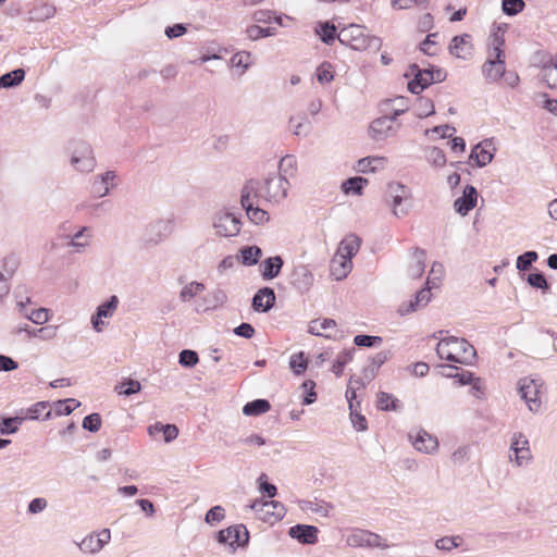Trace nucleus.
<instances>
[{
	"label": "nucleus",
	"mask_w": 557,
	"mask_h": 557,
	"mask_svg": "<svg viewBox=\"0 0 557 557\" xmlns=\"http://www.w3.org/2000/svg\"><path fill=\"white\" fill-rule=\"evenodd\" d=\"M206 289V286L199 282H190L186 284L180 292V300L182 302H189L197 295L202 293Z\"/></svg>",
	"instance_id": "38"
},
{
	"label": "nucleus",
	"mask_w": 557,
	"mask_h": 557,
	"mask_svg": "<svg viewBox=\"0 0 557 557\" xmlns=\"http://www.w3.org/2000/svg\"><path fill=\"white\" fill-rule=\"evenodd\" d=\"M510 450L513 453L509 456L510 460L513 461L518 467L524 466L531 459L530 449L517 448L510 445Z\"/></svg>",
	"instance_id": "59"
},
{
	"label": "nucleus",
	"mask_w": 557,
	"mask_h": 557,
	"mask_svg": "<svg viewBox=\"0 0 557 557\" xmlns=\"http://www.w3.org/2000/svg\"><path fill=\"white\" fill-rule=\"evenodd\" d=\"M476 201L478 191L475 187L467 185L462 196L455 200L454 208L459 214L467 215L476 206Z\"/></svg>",
	"instance_id": "17"
},
{
	"label": "nucleus",
	"mask_w": 557,
	"mask_h": 557,
	"mask_svg": "<svg viewBox=\"0 0 557 557\" xmlns=\"http://www.w3.org/2000/svg\"><path fill=\"white\" fill-rule=\"evenodd\" d=\"M505 40L498 34H495L490 44L488 55L486 60H492L496 62H505V50H504Z\"/></svg>",
	"instance_id": "34"
},
{
	"label": "nucleus",
	"mask_w": 557,
	"mask_h": 557,
	"mask_svg": "<svg viewBox=\"0 0 557 557\" xmlns=\"http://www.w3.org/2000/svg\"><path fill=\"white\" fill-rule=\"evenodd\" d=\"M313 283V275L306 265H298L292 274V284L300 292H307Z\"/></svg>",
	"instance_id": "22"
},
{
	"label": "nucleus",
	"mask_w": 557,
	"mask_h": 557,
	"mask_svg": "<svg viewBox=\"0 0 557 557\" xmlns=\"http://www.w3.org/2000/svg\"><path fill=\"white\" fill-rule=\"evenodd\" d=\"M299 507L305 512L317 513L320 517H327L330 511L333 509L330 504L318 499L301 500L299 503Z\"/></svg>",
	"instance_id": "31"
},
{
	"label": "nucleus",
	"mask_w": 557,
	"mask_h": 557,
	"mask_svg": "<svg viewBox=\"0 0 557 557\" xmlns=\"http://www.w3.org/2000/svg\"><path fill=\"white\" fill-rule=\"evenodd\" d=\"M525 7L523 0H503L502 9L507 15H516L521 12Z\"/></svg>",
	"instance_id": "62"
},
{
	"label": "nucleus",
	"mask_w": 557,
	"mask_h": 557,
	"mask_svg": "<svg viewBox=\"0 0 557 557\" xmlns=\"http://www.w3.org/2000/svg\"><path fill=\"white\" fill-rule=\"evenodd\" d=\"M334 78L332 65L330 63H322L317 69V79L320 84H327Z\"/></svg>",
	"instance_id": "64"
},
{
	"label": "nucleus",
	"mask_w": 557,
	"mask_h": 557,
	"mask_svg": "<svg viewBox=\"0 0 557 557\" xmlns=\"http://www.w3.org/2000/svg\"><path fill=\"white\" fill-rule=\"evenodd\" d=\"M270 403L265 399H256L247 403L243 408L245 416H259L270 410Z\"/></svg>",
	"instance_id": "41"
},
{
	"label": "nucleus",
	"mask_w": 557,
	"mask_h": 557,
	"mask_svg": "<svg viewBox=\"0 0 557 557\" xmlns=\"http://www.w3.org/2000/svg\"><path fill=\"white\" fill-rule=\"evenodd\" d=\"M350 420L354 428L359 431H366L368 429L367 420L364 416L359 413L354 403L350 401Z\"/></svg>",
	"instance_id": "60"
},
{
	"label": "nucleus",
	"mask_w": 557,
	"mask_h": 557,
	"mask_svg": "<svg viewBox=\"0 0 557 557\" xmlns=\"http://www.w3.org/2000/svg\"><path fill=\"white\" fill-rule=\"evenodd\" d=\"M262 256L258 246H247L240 249V260L244 265H255Z\"/></svg>",
	"instance_id": "43"
},
{
	"label": "nucleus",
	"mask_w": 557,
	"mask_h": 557,
	"mask_svg": "<svg viewBox=\"0 0 557 557\" xmlns=\"http://www.w3.org/2000/svg\"><path fill=\"white\" fill-rule=\"evenodd\" d=\"M20 265V260L14 255H9L0 260V277L11 281Z\"/></svg>",
	"instance_id": "35"
},
{
	"label": "nucleus",
	"mask_w": 557,
	"mask_h": 557,
	"mask_svg": "<svg viewBox=\"0 0 557 557\" xmlns=\"http://www.w3.org/2000/svg\"><path fill=\"white\" fill-rule=\"evenodd\" d=\"M18 332L27 333L28 337H38L42 341H52L58 334L57 325H47L39 329H32L28 324L18 327Z\"/></svg>",
	"instance_id": "28"
},
{
	"label": "nucleus",
	"mask_w": 557,
	"mask_h": 557,
	"mask_svg": "<svg viewBox=\"0 0 557 557\" xmlns=\"http://www.w3.org/2000/svg\"><path fill=\"white\" fill-rule=\"evenodd\" d=\"M361 240L358 236L349 234L339 243L336 255L351 260V258L358 252Z\"/></svg>",
	"instance_id": "26"
},
{
	"label": "nucleus",
	"mask_w": 557,
	"mask_h": 557,
	"mask_svg": "<svg viewBox=\"0 0 557 557\" xmlns=\"http://www.w3.org/2000/svg\"><path fill=\"white\" fill-rule=\"evenodd\" d=\"M518 391L532 412H537L542 406V382L532 377H523L518 382Z\"/></svg>",
	"instance_id": "6"
},
{
	"label": "nucleus",
	"mask_w": 557,
	"mask_h": 557,
	"mask_svg": "<svg viewBox=\"0 0 557 557\" xmlns=\"http://www.w3.org/2000/svg\"><path fill=\"white\" fill-rule=\"evenodd\" d=\"M242 225L240 216L226 208L218 210L212 216V227L215 235L220 237L237 236Z\"/></svg>",
	"instance_id": "3"
},
{
	"label": "nucleus",
	"mask_w": 557,
	"mask_h": 557,
	"mask_svg": "<svg viewBox=\"0 0 557 557\" xmlns=\"http://www.w3.org/2000/svg\"><path fill=\"white\" fill-rule=\"evenodd\" d=\"M55 14V8L48 3H42L30 11L32 20L46 21Z\"/></svg>",
	"instance_id": "52"
},
{
	"label": "nucleus",
	"mask_w": 557,
	"mask_h": 557,
	"mask_svg": "<svg viewBox=\"0 0 557 557\" xmlns=\"http://www.w3.org/2000/svg\"><path fill=\"white\" fill-rule=\"evenodd\" d=\"M352 352L351 350H344L339 352L336 357V360L334 361L332 366V371L339 376L344 370V367L352 359Z\"/></svg>",
	"instance_id": "56"
},
{
	"label": "nucleus",
	"mask_w": 557,
	"mask_h": 557,
	"mask_svg": "<svg viewBox=\"0 0 557 557\" xmlns=\"http://www.w3.org/2000/svg\"><path fill=\"white\" fill-rule=\"evenodd\" d=\"M337 39L342 45L357 51H364L367 49L379 51L382 47V39L367 34L366 27L359 24H349L341 28Z\"/></svg>",
	"instance_id": "2"
},
{
	"label": "nucleus",
	"mask_w": 557,
	"mask_h": 557,
	"mask_svg": "<svg viewBox=\"0 0 557 557\" xmlns=\"http://www.w3.org/2000/svg\"><path fill=\"white\" fill-rule=\"evenodd\" d=\"M409 198V189L400 183H389L386 190V199L393 207V213L397 218L407 215L408 208L403 203Z\"/></svg>",
	"instance_id": "11"
},
{
	"label": "nucleus",
	"mask_w": 557,
	"mask_h": 557,
	"mask_svg": "<svg viewBox=\"0 0 557 557\" xmlns=\"http://www.w3.org/2000/svg\"><path fill=\"white\" fill-rule=\"evenodd\" d=\"M398 399L395 398L392 394L380 392L377 394L376 405L381 410H397L398 409Z\"/></svg>",
	"instance_id": "50"
},
{
	"label": "nucleus",
	"mask_w": 557,
	"mask_h": 557,
	"mask_svg": "<svg viewBox=\"0 0 557 557\" xmlns=\"http://www.w3.org/2000/svg\"><path fill=\"white\" fill-rule=\"evenodd\" d=\"M26 417L0 418V435L14 434Z\"/></svg>",
	"instance_id": "48"
},
{
	"label": "nucleus",
	"mask_w": 557,
	"mask_h": 557,
	"mask_svg": "<svg viewBox=\"0 0 557 557\" xmlns=\"http://www.w3.org/2000/svg\"><path fill=\"white\" fill-rule=\"evenodd\" d=\"M317 34L321 37V40L326 44L331 45L337 38V28L335 25L330 24L329 22H325L323 24H320V27L317 29Z\"/></svg>",
	"instance_id": "49"
},
{
	"label": "nucleus",
	"mask_w": 557,
	"mask_h": 557,
	"mask_svg": "<svg viewBox=\"0 0 557 557\" xmlns=\"http://www.w3.org/2000/svg\"><path fill=\"white\" fill-rule=\"evenodd\" d=\"M71 165L81 173H90L96 168L92 148L85 141H74L70 147Z\"/></svg>",
	"instance_id": "5"
},
{
	"label": "nucleus",
	"mask_w": 557,
	"mask_h": 557,
	"mask_svg": "<svg viewBox=\"0 0 557 557\" xmlns=\"http://www.w3.org/2000/svg\"><path fill=\"white\" fill-rule=\"evenodd\" d=\"M25 78V71L16 69L0 76V88H12L18 86Z\"/></svg>",
	"instance_id": "36"
},
{
	"label": "nucleus",
	"mask_w": 557,
	"mask_h": 557,
	"mask_svg": "<svg viewBox=\"0 0 557 557\" xmlns=\"http://www.w3.org/2000/svg\"><path fill=\"white\" fill-rule=\"evenodd\" d=\"M261 184L256 180H249L245 183L240 191L242 207L255 206L260 198Z\"/></svg>",
	"instance_id": "23"
},
{
	"label": "nucleus",
	"mask_w": 557,
	"mask_h": 557,
	"mask_svg": "<svg viewBox=\"0 0 557 557\" xmlns=\"http://www.w3.org/2000/svg\"><path fill=\"white\" fill-rule=\"evenodd\" d=\"M482 74L490 83H496L506 74V63L486 60L482 65Z\"/></svg>",
	"instance_id": "25"
},
{
	"label": "nucleus",
	"mask_w": 557,
	"mask_h": 557,
	"mask_svg": "<svg viewBox=\"0 0 557 557\" xmlns=\"http://www.w3.org/2000/svg\"><path fill=\"white\" fill-rule=\"evenodd\" d=\"M140 388V383L132 379L125 380L124 382L115 386V391L117 392V394L125 396H131L135 393H138Z\"/></svg>",
	"instance_id": "55"
},
{
	"label": "nucleus",
	"mask_w": 557,
	"mask_h": 557,
	"mask_svg": "<svg viewBox=\"0 0 557 557\" xmlns=\"http://www.w3.org/2000/svg\"><path fill=\"white\" fill-rule=\"evenodd\" d=\"M413 447L423 454H433L438 448V441L435 436L424 430H419L417 434L409 435Z\"/></svg>",
	"instance_id": "16"
},
{
	"label": "nucleus",
	"mask_w": 557,
	"mask_h": 557,
	"mask_svg": "<svg viewBox=\"0 0 557 557\" xmlns=\"http://www.w3.org/2000/svg\"><path fill=\"white\" fill-rule=\"evenodd\" d=\"M275 293L270 287L260 288L252 298V308L258 312H268L275 304Z\"/></svg>",
	"instance_id": "19"
},
{
	"label": "nucleus",
	"mask_w": 557,
	"mask_h": 557,
	"mask_svg": "<svg viewBox=\"0 0 557 557\" xmlns=\"http://www.w3.org/2000/svg\"><path fill=\"white\" fill-rule=\"evenodd\" d=\"M386 162L387 160L385 157H366L358 161L357 171L360 173L375 172L382 170L385 166Z\"/></svg>",
	"instance_id": "30"
},
{
	"label": "nucleus",
	"mask_w": 557,
	"mask_h": 557,
	"mask_svg": "<svg viewBox=\"0 0 557 557\" xmlns=\"http://www.w3.org/2000/svg\"><path fill=\"white\" fill-rule=\"evenodd\" d=\"M417 116L422 119L435 113L434 103L431 99L421 97L417 100L416 104Z\"/></svg>",
	"instance_id": "53"
},
{
	"label": "nucleus",
	"mask_w": 557,
	"mask_h": 557,
	"mask_svg": "<svg viewBox=\"0 0 557 557\" xmlns=\"http://www.w3.org/2000/svg\"><path fill=\"white\" fill-rule=\"evenodd\" d=\"M436 354L443 360L461 364H470L476 355L468 341L455 336L441 338L436 345Z\"/></svg>",
	"instance_id": "1"
},
{
	"label": "nucleus",
	"mask_w": 557,
	"mask_h": 557,
	"mask_svg": "<svg viewBox=\"0 0 557 557\" xmlns=\"http://www.w3.org/2000/svg\"><path fill=\"white\" fill-rule=\"evenodd\" d=\"M444 265L441 262H434L432 264L429 277L426 280V285H430L432 287H438L442 278L444 276Z\"/></svg>",
	"instance_id": "54"
},
{
	"label": "nucleus",
	"mask_w": 557,
	"mask_h": 557,
	"mask_svg": "<svg viewBox=\"0 0 557 557\" xmlns=\"http://www.w3.org/2000/svg\"><path fill=\"white\" fill-rule=\"evenodd\" d=\"M537 252L527 251L517 258L516 267L520 271H527L532 265V263L537 260Z\"/></svg>",
	"instance_id": "61"
},
{
	"label": "nucleus",
	"mask_w": 557,
	"mask_h": 557,
	"mask_svg": "<svg viewBox=\"0 0 557 557\" xmlns=\"http://www.w3.org/2000/svg\"><path fill=\"white\" fill-rule=\"evenodd\" d=\"M410 74L414 76L413 79L408 83V89L412 94H420L432 83L442 82L444 78L443 72L441 70H421L416 64L410 67Z\"/></svg>",
	"instance_id": "8"
},
{
	"label": "nucleus",
	"mask_w": 557,
	"mask_h": 557,
	"mask_svg": "<svg viewBox=\"0 0 557 557\" xmlns=\"http://www.w3.org/2000/svg\"><path fill=\"white\" fill-rule=\"evenodd\" d=\"M119 306V298L113 295L107 301L98 306L96 314L91 317V324L96 332L100 333L106 327L103 319L111 318Z\"/></svg>",
	"instance_id": "15"
},
{
	"label": "nucleus",
	"mask_w": 557,
	"mask_h": 557,
	"mask_svg": "<svg viewBox=\"0 0 557 557\" xmlns=\"http://www.w3.org/2000/svg\"><path fill=\"white\" fill-rule=\"evenodd\" d=\"M246 34L251 40H257L262 37H270L275 35V29L271 27L262 28L258 25H251L246 29Z\"/></svg>",
	"instance_id": "58"
},
{
	"label": "nucleus",
	"mask_w": 557,
	"mask_h": 557,
	"mask_svg": "<svg viewBox=\"0 0 557 557\" xmlns=\"http://www.w3.org/2000/svg\"><path fill=\"white\" fill-rule=\"evenodd\" d=\"M318 528L307 524H297L289 529L288 534L304 544H314L318 541Z\"/></svg>",
	"instance_id": "21"
},
{
	"label": "nucleus",
	"mask_w": 557,
	"mask_h": 557,
	"mask_svg": "<svg viewBox=\"0 0 557 557\" xmlns=\"http://www.w3.org/2000/svg\"><path fill=\"white\" fill-rule=\"evenodd\" d=\"M493 153L483 147V144H478L471 151L470 159L474 160L478 166L483 168L493 160Z\"/></svg>",
	"instance_id": "42"
},
{
	"label": "nucleus",
	"mask_w": 557,
	"mask_h": 557,
	"mask_svg": "<svg viewBox=\"0 0 557 557\" xmlns=\"http://www.w3.org/2000/svg\"><path fill=\"white\" fill-rule=\"evenodd\" d=\"M458 536H443L435 541V547L440 550L450 552L459 546Z\"/></svg>",
	"instance_id": "63"
},
{
	"label": "nucleus",
	"mask_w": 557,
	"mask_h": 557,
	"mask_svg": "<svg viewBox=\"0 0 557 557\" xmlns=\"http://www.w3.org/2000/svg\"><path fill=\"white\" fill-rule=\"evenodd\" d=\"M389 357V352L388 351H381L379 354H376L372 359H371V364L368 369H366L364 371V375L366 377H368L369 380L373 379L376 374V371L377 369L386 362V360L388 359Z\"/></svg>",
	"instance_id": "51"
},
{
	"label": "nucleus",
	"mask_w": 557,
	"mask_h": 557,
	"mask_svg": "<svg viewBox=\"0 0 557 557\" xmlns=\"http://www.w3.org/2000/svg\"><path fill=\"white\" fill-rule=\"evenodd\" d=\"M283 263V259L280 256L265 259L262 263V277L264 280H272L276 277L282 270Z\"/></svg>",
	"instance_id": "32"
},
{
	"label": "nucleus",
	"mask_w": 557,
	"mask_h": 557,
	"mask_svg": "<svg viewBox=\"0 0 557 557\" xmlns=\"http://www.w3.org/2000/svg\"><path fill=\"white\" fill-rule=\"evenodd\" d=\"M252 64L251 53L247 51L236 52L231 58V65L240 69V74H244Z\"/></svg>",
	"instance_id": "47"
},
{
	"label": "nucleus",
	"mask_w": 557,
	"mask_h": 557,
	"mask_svg": "<svg viewBox=\"0 0 557 557\" xmlns=\"http://www.w3.org/2000/svg\"><path fill=\"white\" fill-rule=\"evenodd\" d=\"M117 175L114 171H107L94 177L92 188L99 197L109 195L110 190L116 186Z\"/></svg>",
	"instance_id": "18"
},
{
	"label": "nucleus",
	"mask_w": 557,
	"mask_h": 557,
	"mask_svg": "<svg viewBox=\"0 0 557 557\" xmlns=\"http://www.w3.org/2000/svg\"><path fill=\"white\" fill-rule=\"evenodd\" d=\"M432 288H433L432 286L426 285L425 288H422L421 290H419L414 297V300L410 301L409 308L404 310L403 313H408L410 311H414L419 308L425 307L431 299L430 290Z\"/></svg>",
	"instance_id": "39"
},
{
	"label": "nucleus",
	"mask_w": 557,
	"mask_h": 557,
	"mask_svg": "<svg viewBox=\"0 0 557 557\" xmlns=\"http://www.w3.org/2000/svg\"><path fill=\"white\" fill-rule=\"evenodd\" d=\"M249 507L260 519L271 523L281 520L286 512L284 505L276 500H255Z\"/></svg>",
	"instance_id": "10"
},
{
	"label": "nucleus",
	"mask_w": 557,
	"mask_h": 557,
	"mask_svg": "<svg viewBox=\"0 0 557 557\" xmlns=\"http://www.w3.org/2000/svg\"><path fill=\"white\" fill-rule=\"evenodd\" d=\"M335 327H336V322L333 319H323V320L317 319V320H312L309 323L308 332L312 335L325 336V337L332 338V337H334V335L332 333H329V331L335 330Z\"/></svg>",
	"instance_id": "27"
},
{
	"label": "nucleus",
	"mask_w": 557,
	"mask_h": 557,
	"mask_svg": "<svg viewBox=\"0 0 557 557\" xmlns=\"http://www.w3.org/2000/svg\"><path fill=\"white\" fill-rule=\"evenodd\" d=\"M220 544L226 545L234 552L236 547L245 546L249 541V533L245 525L236 524L221 530L216 533Z\"/></svg>",
	"instance_id": "9"
},
{
	"label": "nucleus",
	"mask_w": 557,
	"mask_h": 557,
	"mask_svg": "<svg viewBox=\"0 0 557 557\" xmlns=\"http://www.w3.org/2000/svg\"><path fill=\"white\" fill-rule=\"evenodd\" d=\"M86 227L81 228L67 243V246L73 248L75 252H83L89 246L90 236L86 234Z\"/></svg>",
	"instance_id": "37"
},
{
	"label": "nucleus",
	"mask_w": 557,
	"mask_h": 557,
	"mask_svg": "<svg viewBox=\"0 0 557 557\" xmlns=\"http://www.w3.org/2000/svg\"><path fill=\"white\" fill-rule=\"evenodd\" d=\"M347 544L352 547H370L387 549L389 545L386 540L376 533L366 530H357L347 537Z\"/></svg>",
	"instance_id": "12"
},
{
	"label": "nucleus",
	"mask_w": 557,
	"mask_h": 557,
	"mask_svg": "<svg viewBox=\"0 0 557 557\" xmlns=\"http://www.w3.org/2000/svg\"><path fill=\"white\" fill-rule=\"evenodd\" d=\"M368 184V180L361 176L350 177L342 184V190L345 194L361 195L363 187Z\"/></svg>",
	"instance_id": "40"
},
{
	"label": "nucleus",
	"mask_w": 557,
	"mask_h": 557,
	"mask_svg": "<svg viewBox=\"0 0 557 557\" xmlns=\"http://www.w3.org/2000/svg\"><path fill=\"white\" fill-rule=\"evenodd\" d=\"M405 111L406 108L396 109L392 116H382L372 121L369 126V136L375 141H381L394 136L398 131V127L395 125V120Z\"/></svg>",
	"instance_id": "7"
},
{
	"label": "nucleus",
	"mask_w": 557,
	"mask_h": 557,
	"mask_svg": "<svg viewBox=\"0 0 557 557\" xmlns=\"http://www.w3.org/2000/svg\"><path fill=\"white\" fill-rule=\"evenodd\" d=\"M288 188L289 182L287 178L270 175L261 183L260 199L278 205L287 197Z\"/></svg>",
	"instance_id": "4"
},
{
	"label": "nucleus",
	"mask_w": 557,
	"mask_h": 557,
	"mask_svg": "<svg viewBox=\"0 0 557 557\" xmlns=\"http://www.w3.org/2000/svg\"><path fill=\"white\" fill-rule=\"evenodd\" d=\"M110 530L102 529L99 532H91L88 535H86L78 544V547L81 552L84 554L96 555L103 549V547L110 542Z\"/></svg>",
	"instance_id": "13"
},
{
	"label": "nucleus",
	"mask_w": 557,
	"mask_h": 557,
	"mask_svg": "<svg viewBox=\"0 0 557 557\" xmlns=\"http://www.w3.org/2000/svg\"><path fill=\"white\" fill-rule=\"evenodd\" d=\"M352 269V262L349 259L343 258L335 253L331 261L330 272L331 276L336 281H342L350 273Z\"/></svg>",
	"instance_id": "24"
},
{
	"label": "nucleus",
	"mask_w": 557,
	"mask_h": 557,
	"mask_svg": "<svg viewBox=\"0 0 557 557\" xmlns=\"http://www.w3.org/2000/svg\"><path fill=\"white\" fill-rule=\"evenodd\" d=\"M449 51L459 59H468L472 53L471 36L469 34L455 36L450 41Z\"/></svg>",
	"instance_id": "20"
},
{
	"label": "nucleus",
	"mask_w": 557,
	"mask_h": 557,
	"mask_svg": "<svg viewBox=\"0 0 557 557\" xmlns=\"http://www.w3.org/2000/svg\"><path fill=\"white\" fill-rule=\"evenodd\" d=\"M243 209H245L248 219L253 224L260 225L268 222L270 219L269 213L256 205H249V207H243Z\"/></svg>",
	"instance_id": "46"
},
{
	"label": "nucleus",
	"mask_w": 557,
	"mask_h": 557,
	"mask_svg": "<svg viewBox=\"0 0 557 557\" xmlns=\"http://www.w3.org/2000/svg\"><path fill=\"white\" fill-rule=\"evenodd\" d=\"M541 79L548 88L557 89V63H549L542 67Z\"/></svg>",
	"instance_id": "45"
},
{
	"label": "nucleus",
	"mask_w": 557,
	"mask_h": 557,
	"mask_svg": "<svg viewBox=\"0 0 557 557\" xmlns=\"http://www.w3.org/2000/svg\"><path fill=\"white\" fill-rule=\"evenodd\" d=\"M79 406H81V403L74 398L58 400L55 403V412H57V414L67 416L70 413H72Z\"/></svg>",
	"instance_id": "57"
},
{
	"label": "nucleus",
	"mask_w": 557,
	"mask_h": 557,
	"mask_svg": "<svg viewBox=\"0 0 557 557\" xmlns=\"http://www.w3.org/2000/svg\"><path fill=\"white\" fill-rule=\"evenodd\" d=\"M425 268V251L419 248H416L412 252L409 265H408V275L412 278L420 277Z\"/></svg>",
	"instance_id": "29"
},
{
	"label": "nucleus",
	"mask_w": 557,
	"mask_h": 557,
	"mask_svg": "<svg viewBox=\"0 0 557 557\" xmlns=\"http://www.w3.org/2000/svg\"><path fill=\"white\" fill-rule=\"evenodd\" d=\"M424 158L426 162L434 169H442L446 164V156L444 151L435 146L424 148Z\"/></svg>",
	"instance_id": "33"
},
{
	"label": "nucleus",
	"mask_w": 557,
	"mask_h": 557,
	"mask_svg": "<svg viewBox=\"0 0 557 557\" xmlns=\"http://www.w3.org/2000/svg\"><path fill=\"white\" fill-rule=\"evenodd\" d=\"M278 176H284V178L293 177L297 171V161L294 156H285L280 160L278 163Z\"/></svg>",
	"instance_id": "44"
},
{
	"label": "nucleus",
	"mask_w": 557,
	"mask_h": 557,
	"mask_svg": "<svg viewBox=\"0 0 557 557\" xmlns=\"http://www.w3.org/2000/svg\"><path fill=\"white\" fill-rule=\"evenodd\" d=\"M173 232V225L170 220H158L149 224L144 234L147 244L158 245L165 240Z\"/></svg>",
	"instance_id": "14"
}]
</instances>
